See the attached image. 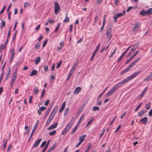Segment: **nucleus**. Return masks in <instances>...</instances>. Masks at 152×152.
<instances>
[{"mask_svg":"<svg viewBox=\"0 0 152 152\" xmlns=\"http://www.w3.org/2000/svg\"><path fill=\"white\" fill-rule=\"evenodd\" d=\"M140 15H142V16H145L146 14V12L144 10H142L140 13Z\"/></svg>","mask_w":152,"mask_h":152,"instance_id":"obj_30","label":"nucleus"},{"mask_svg":"<svg viewBox=\"0 0 152 152\" xmlns=\"http://www.w3.org/2000/svg\"><path fill=\"white\" fill-rule=\"evenodd\" d=\"M60 24L59 23H58V25H57V26L56 27V29L55 31V32H56L57 31H58V29H59V27H60Z\"/></svg>","mask_w":152,"mask_h":152,"instance_id":"obj_54","label":"nucleus"},{"mask_svg":"<svg viewBox=\"0 0 152 152\" xmlns=\"http://www.w3.org/2000/svg\"><path fill=\"white\" fill-rule=\"evenodd\" d=\"M25 129L26 130V134L28 135L30 132V127H28L27 126H26L25 127Z\"/></svg>","mask_w":152,"mask_h":152,"instance_id":"obj_24","label":"nucleus"},{"mask_svg":"<svg viewBox=\"0 0 152 152\" xmlns=\"http://www.w3.org/2000/svg\"><path fill=\"white\" fill-rule=\"evenodd\" d=\"M58 125V124L57 122H56L54 124L51 125L50 127H48V130H50L55 129L57 127Z\"/></svg>","mask_w":152,"mask_h":152,"instance_id":"obj_9","label":"nucleus"},{"mask_svg":"<svg viewBox=\"0 0 152 152\" xmlns=\"http://www.w3.org/2000/svg\"><path fill=\"white\" fill-rule=\"evenodd\" d=\"M139 45V44L138 43H136L133 47L132 48L136 50Z\"/></svg>","mask_w":152,"mask_h":152,"instance_id":"obj_56","label":"nucleus"},{"mask_svg":"<svg viewBox=\"0 0 152 152\" xmlns=\"http://www.w3.org/2000/svg\"><path fill=\"white\" fill-rule=\"evenodd\" d=\"M148 115L150 116H152V109H151L148 113Z\"/></svg>","mask_w":152,"mask_h":152,"instance_id":"obj_64","label":"nucleus"},{"mask_svg":"<svg viewBox=\"0 0 152 152\" xmlns=\"http://www.w3.org/2000/svg\"><path fill=\"white\" fill-rule=\"evenodd\" d=\"M40 61V57L39 56L36 58V60L35 61V63L36 64H38L39 62Z\"/></svg>","mask_w":152,"mask_h":152,"instance_id":"obj_29","label":"nucleus"},{"mask_svg":"<svg viewBox=\"0 0 152 152\" xmlns=\"http://www.w3.org/2000/svg\"><path fill=\"white\" fill-rule=\"evenodd\" d=\"M141 71H139L138 72L134 73L132 74L131 76L127 77L124 80H121L118 84L115 85V86L118 89L119 87L121 86L122 85H124L126 84L130 80L135 77L139 74L141 73Z\"/></svg>","mask_w":152,"mask_h":152,"instance_id":"obj_1","label":"nucleus"},{"mask_svg":"<svg viewBox=\"0 0 152 152\" xmlns=\"http://www.w3.org/2000/svg\"><path fill=\"white\" fill-rule=\"evenodd\" d=\"M142 104V103H140L139 104V105L135 109V110H134V111L135 112H136L138 110V109L140 108V107L141 105V104Z\"/></svg>","mask_w":152,"mask_h":152,"instance_id":"obj_48","label":"nucleus"},{"mask_svg":"<svg viewBox=\"0 0 152 152\" xmlns=\"http://www.w3.org/2000/svg\"><path fill=\"white\" fill-rule=\"evenodd\" d=\"M75 71L74 69H71L69 73L72 75Z\"/></svg>","mask_w":152,"mask_h":152,"instance_id":"obj_59","label":"nucleus"},{"mask_svg":"<svg viewBox=\"0 0 152 152\" xmlns=\"http://www.w3.org/2000/svg\"><path fill=\"white\" fill-rule=\"evenodd\" d=\"M139 53L138 50H137L134 53L126 62V64H128L130 61L132 60L134 57L137 55V54Z\"/></svg>","mask_w":152,"mask_h":152,"instance_id":"obj_8","label":"nucleus"},{"mask_svg":"<svg viewBox=\"0 0 152 152\" xmlns=\"http://www.w3.org/2000/svg\"><path fill=\"white\" fill-rule=\"evenodd\" d=\"M56 147V144H54L50 148V150H51L52 151H53L55 149Z\"/></svg>","mask_w":152,"mask_h":152,"instance_id":"obj_55","label":"nucleus"},{"mask_svg":"<svg viewBox=\"0 0 152 152\" xmlns=\"http://www.w3.org/2000/svg\"><path fill=\"white\" fill-rule=\"evenodd\" d=\"M37 73L38 72L37 70H34L32 71L31 74L30 75V76H32L37 75Z\"/></svg>","mask_w":152,"mask_h":152,"instance_id":"obj_20","label":"nucleus"},{"mask_svg":"<svg viewBox=\"0 0 152 152\" xmlns=\"http://www.w3.org/2000/svg\"><path fill=\"white\" fill-rule=\"evenodd\" d=\"M146 111L144 110H142L138 113V116L139 117L141 116L142 115L145 113Z\"/></svg>","mask_w":152,"mask_h":152,"instance_id":"obj_19","label":"nucleus"},{"mask_svg":"<svg viewBox=\"0 0 152 152\" xmlns=\"http://www.w3.org/2000/svg\"><path fill=\"white\" fill-rule=\"evenodd\" d=\"M6 7L5 6H4L3 7V9L0 12V14H2L4 12V10H5Z\"/></svg>","mask_w":152,"mask_h":152,"instance_id":"obj_62","label":"nucleus"},{"mask_svg":"<svg viewBox=\"0 0 152 152\" xmlns=\"http://www.w3.org/2000/svg\"><path fill=\"white\" fill-rule=\"evenodd\" d=\"M118 88L115 85L110 90L108 91V93L106 95V97H108L113 94L118 89Z\"/></svg>","mask_w":152,"mask_h":152,"instance_id":"obj_7","label":"nucleus"},{"mask_svg":"<svg viewBox=\"0 0 152 152\" xmlns=\"http://www.w3.org/2000/svg\"><path fill=\"white\" fill-rule=\"evenodd\" d=\"M49 108H48V109L46 111L43 118H45L47 117L50 113L51 110V108L50 109H49Z\"/></svg>","mask_w":152,"mask_h":152,"instance_id":"obj_21","label":"nucleus"},{"mask_svg":"<svg viewBox=\"0 0 152 152\" xmlns=\"http://www.w3.org/2000/svg\"><path fill=\"white\" fill-rule=\"evenodd\" d=\"M8 40H9V39L8 38H7L6 41L4 45V47H3L4 49L5 48L6 46H7V42H8Z\"/></svg>","mask_w":152,"mask_h":152,"instance_id":"obj_49","label":"nucleus"},{"mask_svg":"<svg viewBox=\"0 0 152 152\" xmlns=\"http://www.w3.org/2000/svg\"><path fill=\"white\" fill-rule=\"evenodd\" d=\"M14 50L13 49L12 50V54L11 55L9 61V63L10 64H11L12 62L13 59L14 57Z\"/></svg>","mask_w":152,"mask_h":152,"instance_id":"obj_15","label":"nucleus"},{"mask_svg":"<svg viewBox=\"0 0 152 152\" xmlns=\"http://www.w3.org/2000/svg\"><path fill=\"white\" fill-rule=\"evenodd\" d=\"M55 115H53V114H50V115L48 118V119L49 120H51L52 121L53 118L54 117Z\"/></svg>","mask_w":152,"mask_h":152,"instance_id":"obj_40","label":"nucleus"},{"mask_svg":"<svg viewBox=\"0 0 152 152\" xmlns=\"http://www.w3.org/2000/svg\"><path fill=\"white\" fill-rule=\"evenodd\" d=\"M18 74L17 73V69L15 70L12 78V80L10 82V86L12 87L16 79Z\"/></svg>","mask_w":152,"mask_h":152,"instance_id":"obj_4","label":"nucleus"},{"mask_svg":"<svg viewBox=\"0 0 152 152\" xmlns=\"http://www.w3.org/2000/svg\"><path fill=\"white\" fill-rule=\"evenodd\" d=\"M30 5V4L26 2L24 4V8H26Z\"/></svg>","mask_w":152,"mask_h":152,"instance_id":"obj_47","label":"nucleus"},{"mask_svg":"<svg viewBox=\"0 0 152 152\" xmlns=\"http://www.w3.org/2000/svg\"><path fill=\"white\" fill-rule=\"evenodd\" d=\"M62 62V61H60V62H59V63H58L57 65L56 66V68H57L58 69L60 67Z\"/></svg>","mask_w":152,"mask_h":152,"instance_id":"obj_45","label":"nucleus"},{"mask_svg":"<svg viewBox=\"0 0 152 152\" xmlns=\"http://www.w3.org/2000/svg\"><path fill=\"white\" fill-rule=\"evenodd\" d=\"M128 51V50L126 49V50L121 55L124 57Z\"/></svg>","mask_w":152,"mask_h":152,"instance_id":"obj_60","label":"nucleus"},{"mask_svg":"<svg viewBox=\"0 0 152 152\" xmlns=\"http://www.w3.org/2000/svg\"><path fill=\"white\" fill-rule=\"evenodd\" d=\"M38 125V124L37 123L35 124L34 126V127H33L32 130L31 132V134L30 135L31 136H33L34 132L36 130V129L37 128Z\"/></svg>","mask_w":152,"mask_h":152,"instance_id":"obj_16","label":"nucleus"},{"mask_svg":"<svg viewBox=\"0 0 152 152\" xmlns=\"http://www.w3.org/2000/svg\"><path fill=\"white\" fill-rule=\"evenodd\" d=\"M93 120L94 119L93 118H92L90 120L88 123L86 127L88 126L92 122Z\"/></svg>","mask_w":152,"mask_h":152,"instance_id":"obj_50","label":"nucleus"},{"mask_svg":"<svg viewBox=\"0 0 152 152\" xmlns=\"http://www.w3.org/2000/svg\"><path fill=\"white\" fill-rule=\"evenodd\" d=\"M45 89H44L42 91V94H41V98H42V97H43V96H44V95L45 94Z\"/></svg>","mask_w":152,"mask_h":152,"instance_id":"obj_52","label":"nucleus"},{"mask_svg":"<svg viewBox=\"0 0 152 152\" xmlns=\"http://www.w3.org/2000/svg\"><path fill=\"white\" fill-rule=\"evenodd\" d=\"M140 26V24L139 23L137 22L134 26L133 29V31H134L135 30L138 28Z\"/></svg>","mask_w":152,"mask_h":152,"instance_id":"obj_25","label":"nucleus"},{"mask_svg":"<svg viewBox=\"0 0 152 152\" xmlns=\"http://www.w3.org/2000/svg\"><path fill=\"white\" fill-rule=\"evenodd\" d=\"M46 141H44L43 142L42 144H41V146H40V148H42L43 147L44 145L46 144Z\"/></svg>","mask_w":152,"mask_h":152,"instance_id":"obj_53","label":"nucleus"},{"mask_svg":"<svg viewBox=\"0 0 152 152\" xmlns=\"http://www.w3.org/2000/svg\"><path fill=\"white\" fill-rule=\"evenodd\" d=\"M55 75V73H53L50 76V78L53 80H54L55 79V78L54 77V76Z\"/></svg>","mask_w":152,"mask_h":152,"instance_id":"obj_46","label":"nucleus"},{"mask_svg":"<svg viewBox=\"0 0 152 152\" xmlns=\"http://www.w3.org/2000/svg\"><path fill=\"white\" fill-rule=\"evenodd\" d=\"M6 22L5 21H3V20H1V23L2 24V25L1 26V27L2 28H3L5 26Z\"/></svg>","mask_w":152,"mask_h":152,"instance_id":"obj_44","label":"nucleus"},{"mask_svg":"<svg viewBox=\"0 0 152 152\" xmlns=\"http://www.w3.org/2000/svg\"><path fill=\"white\" fill-rule=\"evenodd\" d=\"M7 139H5L4 140V144H3V149L4 150L5 148H6V146L7 142Z\"/></svg>","mask_w":152,"mask_h":152,"instance_id":"obj_41","label":"nucleus"},{"mask_svg":"<svg viewBox=\"0 0 152 152\" xmlns=\"http://www.w3.org/2000/svg\"><path fill=\"white\" fill-rule=\"evenodd\" d=\"M48 66H44V71L45 72H47L48 70Z\"/></svg>","mask_w":152,"mask_h":152,"instance_id":"obj_61","label":"nucleus"},{"mask_svg":"<svg viewBox=\"0 0 152 152\" xmlns=\"http://www.w3.org/2000/svg\"><path fill=\"white\" fill-rule=\"evenodd\" d=\"M69 107L66 108L65 109V110L64 111V115L65 116H66V115L67 114V113L69 111Z\"/></svg>","mask_w":152,"mask_h":152,"instance_id":"obj_38","label":"nucleus"},{"mask_svg":"<svg viewBox=\"0 0 152 152\" xmlns=\"http://www.w3.org/2000/svg\"><path fill=\"white\" fill-rule=\"evenodd\" d=\"M47 42L48 40L47 39H46L44 41L42 45L43 47H44L46 45V44L47 43Z\"/></svg>","mask_w":152,"mask_h":152,"instance_id":"obj_57","label":"nucleus"},{"mask_svg":"<svg viewBox=\"0 0 152 152\" xmlns=\"http://www.w3.org/2000/svg\"><path fill=\"white\" fill-rule=\"evenodd\" d=\"M92 110L93 111H95L96 110H99V108L97 106H94L93 107Z\"/></svg>","mask_w":152,"mask_h":152,"instance_id":"obj_35","label":"nucleus"},{"mask_svg":"<svg viewBox=\"0 0 152 152\" xmlns=\"http://www.w3.org/2000/svg\"><path fill=\"white\" fill-rule=\"evenodd\" d=\"M91 147V144H89L87 148V149L85 151V152H88L89 150H90Z\"/></svg>","mask_w":152,"mask_h":152,"instance_id":"obj_36","label":"nucleus"},{"mask_svg":"<svg viewBox=\"0 0 152 152\" xmlns=\"http://www.w3.org/2000/svg\"><path fill=\"white\" fill-rule=\"evenodd\" d=\"M73 124V123L71 121H70L68 125L66 126L64 130L62 131L61 134L64 135L72 127Z\"/></svg>","mask_w":152,"mask_h":152,"instance_id":"obj_3","label":"nucleus"},{"mask_svg":"<svg viewBox=\"0 0 152 152\" xmlns=\"http://www.w3.org/2000/svg\"><path fill=\"white\" fill-rule=\"evenodd\" d=\"M122 13H119L115 14L114 17L118 19V18L122 16Z\"/></svg>","mask_w":152,"mask_h":152,"instance_id":"obj_26","label":"nucleus"},{"mask_svg":"<svg viewBox=\"0 0 152 152\" xmlns=\"http://www.w3.org/2000/svg\"><path fill=\"white\" fill-rule=\"evenodd\" d=\"M18 74L17 73V69L15 70L12 78V80L10 82V86L12 87L16 79Z\"/></svg>","mask_w":152,"mask_h":152,"instance_id":"obj_5","label":"nucleus"},{"mask_svg":"<svg viewBox=\"0 0 152 152\" xmlns=\"http://www.w3.org/2000/svg\"><path fill=\"white\" fill-rule=\"evenodd\" d=\"M140 59V57H139L136 60L131 63L129 66H128L126 69L123 70L121 73V74H124L128 72L135 64L137 63Z\"/></svg>","mask_w":152,"mask_h":152,"instance_id":"obj_2","label":"nucleus"},{"mask_svg":"<svg viewBox=\"0 0 152 152\" xmlns=\"http://www.w3.org/2000/svg\"><path fill=\"white\" fill-rule=\"evenodd\" d=\"M81 90V88L80 87H77L75 89L74 91V93L76 94H78Z\"/></svg>","mask_w":152,"mask_h":152,"instance_id":"obj_14","label":"nucleus"},{"mask_svg":"<svg viewBox=\"0 0 152 152\" xmlns=\"http://www.w3.org/2000/svg\"><path fill=\"white\" fill-rule=\"evenodd\" d=\"M77 64L76 63H75L73 65L72 69H74V70H75L76 68L77 67Z\"/></svg>","mask_w":152,"mask_h":152,"instance_id":"obj_63","label":"nucleus"},{"mask_svg":"<svg viewBox=\"0 0 152 152\" xmlns=\"http://www.w3.org/2000/svg\"><path fill=\"white\" fill-rule=\"evenodd\" d=\"M86 136V135H84L80 137L79 139V140H80V141L82 142L85 140V137Z\"/></svg>","mask_w":152,"mask_h":152,"instance_id":"obj_28","label":"nucleus"},{"mask_svg":"<svg viewBox=\"0 0 152 152\" xmlns=\"http://www.w3.org/2000/svg\"><path fill=\"white\" fill-rule=\"evenodd\" d=\"M58 106H56L54 109H53L50 114H53V115L55 116V115L56 113V112L58 110Z\"/></svg>","mask_w":152,"mask_h":152,"instance_id":"obj_13","label":"nucleus"},{"mask_svg":"<svg viewBox=\"0 0 152 152\" xmlns=\"http://www.w3.org/2000/svg\"><path fill=\"white\" fill-rule=\"evenodd\" d=\"M40 46V43L39 42L37 43L34 47V48L35 49H39Z\"/></svg>","mask_w":152,"mask_h":152,"instance_id":"obj_33","label":"nucleus"},{"mask_svg":"<svg viewBox=\"0 0 152 152\" xmlns=\"http://www.w3.org/2000/svg\"><path fill=\"white\" fill-rule=\"evenodd\" d=\"M34 94L35 95H37L39 93L38 88L37 86H35L34 88Z\"/></svg>","mask_w":152,"mask_h":152,"instance_id":"obj_22","label":"nucleus"},{"mask_svg":"<svg viewBox=\"0 0 152 152\" xmlns=\"http://www.w3.org/2000/svg\"><path fill=\"white\" fill-rule=\"evenodd\" d=\"M46 108V107L42 106V107H40L39 108V110L40 111H43L44 110H45Z\"/></svg>","mask_w":152,"mask_h":152,"instance_id":"obj_51","label":"nucleus"},{"mask_svg":"<svg viewBox=\"0 0 152 152\" xmlns=\"http://www.w3.org/2000/svg\"><path fill=\"white\" fill-rule=\"evenodd\" d=\"M124 56H123L122 55L120 57L118 60L117 61V63H118L119 62L121 61V60L124 58Z\"/></svg>","mask_w":152,"mask_h":152,"instance_id":"obj_58","label":"nucleus"},{"mask_svg":"<svg viewBox=\"0 0 152 152\" xmlns=\"http://www.w3.org/2000/svg\"><path fill=\"white\" fill-rule=\"evenodd\" d=\"M151 105V103L150 102L148 103L145 104V107L148 110L150 108V106Z\"/></svg>","mask_w":152,"mask_h":152,"instance_id":"obj_34","label":"nucleus"},{"mask_svg":"<svg viewBox=\"0 0 152 152\" xmlns=\"http://www.w3.org/2000/svg\"><path fill=\"white\" fill-rule=\"evenodd\" d=\"M56 131L54 130L50 132L49 133V135L50 136H53L55 135L56 134Z\"/></svg>","mask_w":152,"mask_h":152,"instance_id":"obj_32","label":"nucleus"},{"mask_svg":"<svg viewBox=\"0 0 152 152\" xmlns=\"http://www.w3.org/2000/svg\"><path fill=\"white\" fill-rule=\"evenodd\" d=\"M54 12L55 14H57L60 11L61 8L58 3L57 2H55L54 5Z\"/></svg>","mask_w":152,"mask_h":152,"instance_id":"obj_6","label":"nucleus"},{"mask_svg":"<svg viewBox=\"0 0 152 152\" xmlns=\"http://www.w3.org/2000/svg\"><path fill=\"white\" fill-rule=\"evenodd\" d=\"M97 51L96 50H95L94 52H93L92 56L91 57L90 59V61H91L92 60L94 57V56H95V55L96 54V53H97Z\"/></svg>","mask_w":152,"mask_h":152,"instance_id":"obj_27","label":"nucleus"},{"mask_svg":"<svg viewBox=\"0 0 152 152\" xmlns=\"http://www.w3.org/2000/svg\"><path fill=\"white\" fill-rule=\"evenodd\" d=\"M140 121L143 124H145L147 122L148 118L147 117H145L140 119Z\"/></svg>","mask_w":152,"mask_h":152,"instance_id":"obj_12","label":"nucleus"},{"mask_svg":"<svg viewBox=\"0 0 152 152\" xmlns=\"http://www.w3.org/2000/svg\"><path fill=\"white\" fill-rule=\"evenodd\" d=\"M116 118H117V116H115L114 117V118L113 119V120L111 121V122H110V123L109 125L110 126H111L113 124V123L114 122V121L116 119Z\"/></svg>","mask_w":152,"mask_h":152,"instance_id":"obj_43","label":"nucleus"},{"mask_svg":"<svg viewBox=\"0 0 152 152\" xmlns=\"http://www.w3.org/2000/svg\"><path fill=\"white\" fill-rule=\"evenodd\" d=\"M65 105L66 102H64L62 104V105L61 106V107L59 111V113H61L63 111L65 108Z\"/></svg>","mask_w":152,"mask_h":152,"instance_id":"obj_11","label":"nucleus"},{"mask_svg":"<svg viewBox=\"0 0 152 152\" xmlns=\"http://www.w3.org/2000/svg\"><path fill=\"white\" fill-rule=\"evenodd\" d=\"M69 21V17L66 16L65 19L64 20L63 22L64 23L68 22Z\"/></svg>","mask_w":152,"mask_h":152,"instance_id":"obj_37","label":"nucleus"},{"mask_svg":"<svg viewBox=\"0 0 152 152\" xmlns=\"http://www.w3.org/2000/svg\"><path fill=\"white\" fill-rule=\"evenodd\" d=\"M147 88H146L144 89L143 91L142 92V93L139 96V99H141L142 97L145 94V92L147 90Z\"/></svg>","mask_w":152,"mask_h":152,"instance_id":"obj_17","label":"nucleus"},{"mask_svg":"<svg viewBox=\"0 0 152 152\" xmlns=\"http://www.w3.org/2000/svg\"><path fill=\"white\" fill-rule=\"evenodd\" d=\"M112 28L111 27H109L108 29H107L106 33V35L107 37H108L109 35L110 34V32L111 31Z\"/></svg>","mask_w":152,"mask_h":152,"instance_id":"obj_18","label":"nucleus"},{"mask_svg":"<svg viewBox=\"0 0 152 152\" xmlns=\"http://www.w3.org/2000/svg\"><path fill=\"white\" fill-rule=\"evenodd\" d=\"M42 140V139L41 138H39V139H38L34 144L33 146L32 147V148H36L37 147Z\"/></svg>","mask_w":152,"mask_h":152,"instance_id":"obj_10","label":"nucleus"},{"mask_svg":"<svg viewBox=\"0 0 152 152\" xmlns=\"http://www.w3.org/2000/svg\"><path fill=\"white\" fill-rule=\"evenodd\" d=\"M84 108L83 106H81L79 110L78 113H81L83 111Z\"/></svg>","mask_w":152,"mask_h":152,"instance_id":"obj_39","label":"nucleus"},{"mask_svg":"<svg viewBox=\"0 0 152 152\" xmlns=\"http://www.w3.org/2000/svg\"><path fill=\"white\" fill-rule=\"evenodd\" d=\"M152 13V8L148 9L146 12V14L148 15H150Z\"/></svg>","mask_w":152,"mask_h":152,"instance_id":"obj_23","label":"nucleus"},{"mask_svg":"<svg viewBox=\"0 0 152 152\" xmlns=\"http://www.w3.org/2000/svg\"><path fill=\"white\" fill-rule=\"evenodd\" d=\"M77 125V124L75 126L72 132L71 133V134H73L77 129L78 127Z\"/></svg>","mask_w":152,"mask_h":152,"instance_id":"obj_42","label":"nucleus"},{"mask_svg":"<svg viewBox=\"0 0 152 152\" xmlns=\"http://www.w3.org/2000/svg\"><path fill=\"white\" fill-rule=\"evenodd\" d=\"M107 87H106L104 89V90L103 91L102 93H101L100 95H99V96H98V97L97 98V99H99L100 98H101V97L102 96V95L105 92V91H106V90H107Z\"/></svg>","mask_w":152,"mask_h":152,"instance_id":"obj_31","label":"nucleus"}]
</instances>
